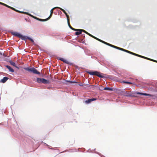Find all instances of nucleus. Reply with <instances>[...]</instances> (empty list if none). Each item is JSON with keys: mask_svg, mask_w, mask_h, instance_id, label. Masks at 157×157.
Masks as SVG:
<instances>
[{"mask_svg": "<svg viewBox=\"0 0 157 157\" xmlns=\"http://www.w3.org/2000/svg\"><path fill=\"white\" fill-rule=\"evenodd\" d=\"M124 95L125 96L128 97H137L136 95V94L144 95L148 96L150 97H152L153 96L151 94H147V93H140L139 92H137L136 93H132L129 92H125L124 93Z\"/></svg>", "mask_w": 157, "mask_h": 157, "instance_id": "obj_1", "label": "nucleus"}, {"mask_svg": "<svg viewBox=\"0 0 157 157\" xmlns=\"http://www.w3.org/2000/svg\"><path fill=\"white\" fill-rule=\"evenodd\" d=\"M24 69L33 74L40 75V73L34 67H24Z\"/></svg>", "mask_w": 157, "mask_h": 157, "instance_id": "obj_2", "label": "nucleus"}, {"mask_svg": "<svg viewBox=\"0 0 157 157\" xmlns=\"http://www.w3.org/2000/svg\"><path fill=\"white\" fill-rule=\"evenodd\" d=\"M87 73L90 75H95L100 78H103L104 77V76L101 75V73L97 71H88L87 72Z\"/></svg>", "mask_w": 157, "mask_h": 157, "instance_id": "obj_3", "label": "nucleus"}, {"mask_svg": "<svg viewBox=\"0 0 157 157\" xmlns=\"http://www.w3.org/2000/svg\"><path fill=\"white\" fill-rule=\"evenodd\" d=\"M37 82L39 83H43L45 84H48L50 82L49 80H46L44 78H37Z\"/></svg>", "mask_w": 157, "mask_h": 157, "instance_id": "obj_4", "label": "nucleus"}, {"mask_svg": "<svg viewBox=\"0 0 157 157\" xmlns=\"http://www.w3.org/2000/svg\"><path fill=\"white\" fill-rule=\"evenodd\" d=\"M71 29L74 31H77V32H76L75 33V34L76 35H78L81 34L82 32H84L86 34H87L88 33L87 32L83 29H75L73 28H71Z\"/></svg>", "mask_w": 157, "mask_h": 157, "instance_id": "obj_5", "label": "nucleus"}, {"mask_svg": "<svg viewBox=\"0 0 157 157\" xmlns=\"http://www.w3.org/2000/svg\"><path fill=\"white\" fill-rule=\"evenodd\" d=\"M56 8H59V9H60L66 15V17H67V20H68V19H69V16H68V15L67 14V13L65 11L63 10V9L60 8V7H56Z\"/></svg>", "mask_w": 157, "mask_h": 157, "instance_id": "obj_6", "label": "nucleus"}, {"mask_svg": "<svg viewBox=\"0 0 157 157\" xmlns=\"http://www.w3.org/2000/svg\"><path fill=\"white\" fill-rule=\"evenodd\" d=\"M96 100V98H91L90 99H89L88 100L86 101H85V103H86V104H89V103H90L91 102H92L93 101H95Z\"/></svg>", "mask_w": 157, "mask_h": 157, "instance_id": "obj_7", "label": "nucleus"}, {"mask_svg": "<svg viewBox=\"0 0 157 157\" xmlns=\"http://www.w3.org/2000/svg\"><path fill=\"white\" fill-rule=\"evenodd\" d=\"M11 34L15 36L19 37L20 38V36H21V34H19L17 32H12L11 33Z\"/></svg>", "mask_w": 157, "mask_h": 157, "instance_id": "obj_8", "label": "nucleus"}, {"mask_svg": "<svg viewBox=\"0 0 157 157\" xmlns=\"http://www.w3.org/2000/svg\"><path fill=\"white\" fill-rule=\"evenodd\" d=\"M8 79H9V78H8L7 77H4L2 79H1L0 80V82H2V83H4Z\"/></svg>", "mask_w": 157, "mask_h": 157, "instance_id": "obj_9", "label": "nucleus"}, {"mask_svg": "<svg viewBox=\"0 0 157 157\" xmlns=\"http://www.w3.org/2000/svg\"><path fill=\"white\" fill-rule=\"evenodd\" d=\"M58 59L59 60H60L62 61L63 62H64V63H66L67 64H69V61H68L67 60H66V59H64L63 58H59Z\"/></svg>", "mask_w": 157, "mask_h": 157, "instance_id": "obj_10", "label": "nucleus"}, {"mask_svg": "<svg viewBox=\"0 0 157 157\" xmlns=\"http://www.w3.org/2000/svg\"><path fill=\"white\" fill-rule=\"evenodd\" d=\"M20 38H21V39H22V40H27L28 39H29V37L28 36H23L22 35H21Z\"/></svg>", "mask_w": 157, "mask_h": 157, "instance_id": "obj_11", "label": "nucleus"}, {"mask_svg": "<svg viewBox=\"0 0 157 157\" xmlns=\"http://www.w3.org/2000/svg\"><path fill=\"white\" fill-rule=\"evenodd\" d=\"M87 34H88V35H89V36H90L96 39V40H98L99 41L101 42V41H102L103 40L94 36H93L92 35H91V34H90L89 33H87Z\"/></svg>", "mask_w": 157, "mask_h": 157, "instance_id": "obj_12", "label": "nucleus"}, {"mask_svg": "<svg viewBox=\"0 0 157 157\" xmlns=\"http://www.w3.org/2000/svg\"><path fill=\"white\" fill-rule=\"evenodd\" d=\"M33 17L34 18H35V19H36L39 21H47V19H40L36 17H35L34 16H33Z\"/></svg>", "mask_w": 157, "mask_h": 157, "instance_id": "obj_13", "label": "nucleus"}, {"mask_svg": "<svg viewBox=\"0 0 157 157\" xmlns=\"http://www.w3.org/2000/svg\"><path fill=\"white\" fill-rule=\"evenodd\" d=\"M6 67H7V68H8L9 70L10 71L12 72H14V70L11 67L9 66L6 65Z\"/></svg>", "mask_w": 157, "mask_h": 157, "instance_id": "obj_14", "label": "nucleus"}, {"mask_svg": "<svg viewBox=\"0 0 157 157\" xmlns=\"http://www.w3.org/2000/svg\"><path fill=\"white\" fill-rule=\"evenodd\" d=\"M9 62L14 67H15L18 68L16 65V64L14 62L11 61H9Z\"/></svg>", "mask_w": 157, "mask_h": 157, "instance_id": "obj_15", "label": "nucleus"}, {"mask_svg": "<svg viewBox=\"0 0 157 157\" xmlns=\"http://www.w3.org/2000/svg\"><path fill=\"white\" fill-rule=\"evenodd\" d=\"M111 47L114 48H116L117 49L121 50H122V48L117 47V46H115L113 45H112L111 46Z\"/></svg>", "mask_w": 157, "mask_h": 157, "instance_id": "obj_16", "label": "nucleus"}, {"mask_svg": "<svg viewBox=\"0 0 157 157\" xmlns=\"http://www.w3.org/2000/svg\"><path fill=\"white\" fill-rule=\"evenodd\" d=\"M142 58H144V59H148V60H151V61H153L156 62H157V61H156L155 60H153L152 59L148 58L145 57L143 56H142Z\"/></svg>", "mask_w": 157, "mask_h": 157, "instance_id": "obj_17", "label": "nucleus"}, {"mask_svg": "<svg viewBox=\"0 0 157 157\" xmlns=\"http://www.w3.org/2000/svg\"><path fill=\"white\" fill-rule=\"evenodd\" d=\"M104 90H110L111 91L113 90V88L109 87H105L104 88Z\"/></svg>", "mask_w": 157, "mask_h": 157, "instance_id": "obj_18", "label": "nucleus"}, {"mask_svg": "<svg viewBox=\"0 0 157 157\" xmlns=\"http://www.w3.org/2000/svg\"><path fill=\"white\" fill-rule=\"evenodd\" d=\"M101 42L111 47V46L112 45V44H109L103 41H101Z\"/></svg>", "mask_w": 157, "mask_h": 157, "instance_id": "obj_19", "label": "nucleus"}, {"mask_svg": "<svg viewBox=\"0 0 157 157\" xmlns=\"http://www.w3.org/2000/svg\"><path fill=\"white\" fill-rule=\"evenodd\" d=\"M121 51L125 52H127L128 53H130V54H131V53H132V52H131L130 51H128L127 50H125V49H124L123 48H122V50H121Z\"/></svg>", "mask_w": 157, "mask_h": 157, "instance_id": "obj_20", "label": "nucleus"}, {"mask_svg": "<svg viewBox=\"0 0 157 157\" xmlns=\"http://www.w3.org/2000/svg\"><path fill=\"white\" fill-rule=\"evenodd\" d=\"M67 21L68 24V25L69 27L71 29V28H73V27H72V26H71L70 24L69 19H68V20H67Z\"/></svg>", "mask_w": 157, "mask_h": 157, "instance_id": "obj_21", "label": "nucleus"}, {"mask_svg": "<svg viewBox=\"0 0 157 157\" xmlns=\"http://www.w3.org/2000/svg\"><path fill=\"white\" fill-rule=\"evenodd\" d=\"M122 82L128 84H132V82L126 81H122Z\"/></svg>", "mask_w": 157, "mask_h": 157, "instance_id": "obj_22", "label": "nucleus"}, {"mask_svg": "<svg viewBox=\"0 0 157 157\" xmlns=\"http://www.w3.org/2000/svg\"><path fill=\"white\" fill-rule=\"evenodd\" d=\"M56 8H56V7H54L53 8H52V9L51 10V11H50V13H53V10H54L56 9Z\"/></svg>", "mask_w": 157, "mask_h": 157, "instance_id": "obj_23", "label": "nucleus"}, {"mask_svg": "<svg viewBox=\"0 0 157 157\" xmlns=\"http://www.w3.org/2000/svg\"><path fill=\"white\" fill-rule=\"evenodd\" d=\"M52 14H53L52 13H50V14L48 18H47V20H49L51 17L52 16Z\"/></svg>", "mask_w": 157, "mask_h": 157, "instance_id": "obj_24", "label": "nucleus"}, {"mask_svg": "<svg viewBox=\"0 0 157 157\" xmlns=\"http://www.w3.org/2000/svg\"><path fill=\"white\" fill-rule=\"evenodd\" d=\"M29 40H30L32 43H33L34 42V40L31 38L29 37Z\"/></svg>", "mask_w": 157, "mask_h": 157, "instance_id": "obj_25", "label": "nucleus"}, {"mask_svg": "<svg viewBox=\"0 0 157 157\" xmlns=\"http://www.w3.org/2000/svg\"><path fill=\"white\" fill-rule=\"evenodd\" d=\"M0 4L4 6H6V4L0 2Z\"/></svg>", "mask_w": 157, "mask_h": 157, "instance_id": "obj_26", "label": "nucleus"}, {"mask_svg": "<svg viewBox=\"0 0 157 157\" xmlns=\"http://www.w3.org/2000/svg\"><path fill=\"white\" fill-rule=\"evenodd\" d=\"M10 8L11 9H12L14 10H15V11H16V10L13 7H10ZM17 11V10H16Z\"/></svg>", "mask_w": 157, "mask_h": 157, "instance_id": "obj_27", "label": "nucleus"}, {"mask_svg": "<svg viewBox=\"0 0 157 157\" xmlns=\"http://www.w3.org/2000/svg\"><path fill=\"white\" fill-rule=\"evenodd\" d=\"M5 6L9 8H10V7H11L10 6H8L7 5H6V6Z\"/></svg>", "mask_w": 157, "mask_h": 157, "instance_id": "obj_28", "label": "nucleus"}, {"mask_svg": "<svg viewBox=\"0 0 157 157\" xmlns=\"http://www.w3.org/2000/svg\"><path fill=\"white\" fill-rule=\"evenodd\" d=\"M138 56L140 57H141V58L142 57V56L139 55H138Z\"/></svg>", "mask_w": 157, "mask_h": 157, "instance_id": "obj_29", "label": "nucleus"}, {"mask_svg": "<svg viewBox=\"0 0 157 157\" xmlns=\"http://www.w3.org/2000/svg\"><path fill=\"white\" fill-rule=\"evenodd\" d=\"M131 54H132L133 55H135V53H133L132 52V53H131Z\"/></svg>", "mask_w": 157, "mask_h": 157, "instance_id": "obj_30", "label": "nucleus"}, {"mask_svg": "<svg viewBox=\"0 0 157 157\" xmlns=\"http://www.w3.org/2000/svg\"><path fill=\"white\" fill-rule=\"evenodd\" d=\"M138 55H138L137 54L135 53V55H134L138 56Z\"/></svg>", "mask_w": 157, "mask_h": 157, "instance_id": "obj_31", "label": "nucleus"}, {"mask_svg": "<svg viewBox=\"0 0 157 157\" xmlns=\"http://www.w3.org/2000/svg\"><path fill=\"white\" fill-rule=\"evenodd\" d=\"M79 85L80 86H83V85H80V84H79Z\"/></svg>", "mask_w": 157, "mask_h": 157, "instance_id": "obj_32", "label": "nucleus"}, {"mask_svg": "<svg viewBox=\"0 0 157 157\" xmlns=\"http://www.w3.org/2000/svg\"><path fill=\"white\" fill-rule=\"evenodd\" d=\"M69 82H71V83H72V82H72L71 81H69Z\"/></svg>", "mask_w": 157, "mask_h": 157, "instance_id": "obj_33", "label": "nucleus"}]
</instances>
